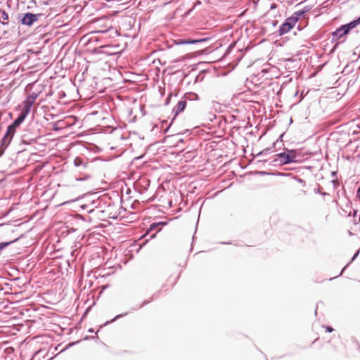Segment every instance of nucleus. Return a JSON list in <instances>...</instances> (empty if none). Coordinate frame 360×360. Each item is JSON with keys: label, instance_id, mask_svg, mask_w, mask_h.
Returning a JSON list of instances; mask_svg holds the SVG:
<instances>
[{"label": "nucleus", "instance_id": "f257e3e1", "mask_svg": "<svg viewBox=\"0 0 360 360\" xmlns=\"http://www.w3.org/2000/svg\"><path fill=\"white\" fill-rule=\"evenodd\" d=\"M302 160L300 150H291L284 148L283 151L274 155L273 162L274 165H288L290 163H298Z\"/></svg>", "mask_w": 360, "mask_h": 360}, {"label": "nucleus", "instance_id": "f03ea898", "mask_svg": "<svg viewBox=\"0 0 360 360\" xmlns=\"http://www.w3.org/2000/svg\"><path fill=\"white\" fill-rule=\"evenodd\" d=\"M356 26L351 21L349 23L341 25L337 28L334 32H332V42L338 41L343 39L342 42L345 41L346 36L350 32V31L354 29Z\"/></svg>", "mask_w": 360, "mask_h": 360}, {"label": "nucleus", "instance_id": "7ed1b4c3", "mask_svg": "<svg viewBox=\"0 0 360 360\" xmlns=\"http://www.w3.org/2000/svg\"><path fill=\"white\" fill-rule=\"evenodd\" d=\"M296 24V20L294 18H286L285 22L280 26L278 30V34L280 36L284 35L288 33Z\"/></svg>", "mask_w": 360, "mask_h": 360}, {"label": "nucleus", "instance_id": "20e7f679", "mask_svg": "<svg viewBox=\"0 0 360 360\" xmlns=\"http://www.w3.org/2000/svg\"><path fill=\"white\" fill-rule=\"evenodd\" d=\"M37 97L38 94L37 93L33 92L32 94H30L26 100L23 102L24 106L22 110L26 112L30 113L32 105H33Z\"/></svg>", "mask_w": 360, "mask_h": 360}, {"label": "nucleus", "instance_id": "39448f33", "mask_svg": "<svg viewBox=\"0 0 360 360\" xmlns=\"http://www.w3.org/2000/svg\"><path fill=\"white\" fill-rule=\"evenodd\" d=\"M39 15L33 14L31 13H27L21 20V22L23 25L31 26L34 22L37 21Z\"/></svg>", "mask_w": 360, "mask_h": 360}, {"label": "nucleus", "instance_id": "423d86ee", "mask_svg": "<svg viewBox=\"0 0 360 360\" xmlns=\"http://www.w3.org/2000/svg\"><path fill=\"white\" fill-rule=\"evenodd\" d=\"M12 139H13V136H11L10 134H8L6 132L4 137L1 140L0 157L4 154L5 150L8 146Z\"/></svg>", "mask_w": 360, "mask_h": 360}, {"label": "nucleus", "instance_id": "0eeeda50", "mask_svg": "<svg viewBox=\"0 0 360 360\" xmlns=\"http://www.w3.org/2000/svg\"><path fill=\"white\" fill-rule=\"evenodd\" d=\"M186 106V101L181 100L179 101L176 106L173 108L172 112L174 113V115L176 116L180 112H183Z\"/></svg>", "mask_w": 360, "mask_h": 360}, {"label": "nucleus", "instance_id": "6e6552de", "mask_svg": "<svg viewBox=\"0 0 360 360\" xmlns=\"http://www.w3.org/2000/svg\"><path fill=\"white\" fill-rule=\"evenodd\" d=\"M28 114L22 110L18 117L13 122V127H18L25 120Z\"/></svg>", "mask_w": 360, "mask_h": 360}, {"label": "nucleus", "instance_id": "1a4fd4ad", "mask_svg": "<svg viewBox=\"0 0 360 360\" xmlns=\"http://www.w3.org/2000/svg\"><path fill=\"white\" fill-rule=\"evenodd\" d=\"M205 40H206L205 39H195V40L179 39L177 44H193L205 41Z\"/></svg>", "mask_w": 360, "mask_h": 360}, {"label": "nucleus", "instance_id": "9d476101", "mask_svg": "<svg viewBox=\"0 0 360 360\" xmlns=\"http://www.w3.org/2000/svg\"><path fill=\"white\" fill-rule=\"evenodd\" d=\"M74 164L76 167H86L88 163L84 162L83 160L80 158H76L74 160Z\"/></svg>", "mask_w": 360, "mask_h": 360}, {"label": "nucleus", "instance_id": "9b49d317", "mask_svg": "<svg viewBox=\"0 0 360 360\" xmlns=\"http://www.w3.org/2000/svg\"><path fill=\"white\" fill-rule=\"evenodd\" d=\"M16 127H13V124H10L8 127V129H7V131H6V133L10 134L11 136L13 137L15 133V129H16Z\"/></svg>", "mask_w": 360, "mask_h": 360}, {"label": "nucleus", "instance_id": "f8f14e48", "mask_svg": "<svg viewBox=\"0 0 360 360\" xmlns=\"http://www.w3.org/2000/svg\"><path fill=\"white\" fill-rule=\"evenodd\" d=\"M17 240H18V238L15 239L14 240L10 241V242L1 243H0V251L2 249H4V248H6L7 246H8L10 244H11V243H14V242H15Z\"/></svg>", "mask_w": 360, "mask_h": 360}, {"label": "nucleus", "instance_id": "ddd939ff", "mask_svg": "<svg viewBox=\"0 0 360 360\" xmlns=\"http://www.w3.org/2000/svg\"><path fill=\"white\" fill-rule=\"evenodd\" d=\"M0 19L7 20L8 19V14L4 10H0Z\"/></svg>", "mask_w": 360, "mask_h": 360}, {"label": "nucleus", "instance_id": "4468645a", "mask_svg": "<svg viewBox=\"0 0 360 360\" xmlns=\"http://www.w3.org/2000/svg\"><path fill=\"white\" fill-rule=\"evenodd\" d=\"M161 224H162V223H153L152 224H150L148 231L146 232V233L145 234L144 236H146L148 233L149 231L155 230L158 226H159Z\"/></svg>", "mask_w": 360, "mask_h": 360}, {"label": "nucleus", "instance_id": "2eb2a0df", "mask_svg": "<svg viewBox=\"0 0 360 360\" xmlns=\"http://www.w3.org/2000/svg\"><path fill=\"white\" fill-rule=\"evenodd\" d=\"M127 312H125V313H123V314H119L117 316H116L112 320H111L110 321H108L106 322V323H112L114 321H115L116 319H119V318H121V317H123L126 315H127Z\"/></svg>", "mask_w": 360, "mask_h": 360}, {"label": "nucleus", "instance_id": "dca6fc26", "mask_svg": "<svg viewBox=\"0 0 360 360\" xmlns=\"http://www.w3.org/2000/svg\"><path fill=\"white\" fill-rule=\"evenodd\" d=\"M269 150H270V148H265L263 150H262L261 152H259V153H257V156H261V155H266V154H268Z\"/></svg>", "mask_w": 360, "mask_h": 360}, {"label": "nucleus", "instance_id": "f3484780", "mask_svg": "<svg viewBox=\"0 0 360 360\" xmlns=\"http://www.w3.org/2000/svg\"><path fill=\"white\" fill-rule=\"evenodd\" d=\"M300 15L297 13V12H295L293 13V15L290 17H289L288 18H294V20H296V22H297V20H299L300 18Z\"/></svg>", "mask_w": 360, "mask_h": 360}, {"label": "nucleus", "instance_id": "a211bd4d", "mask_svg": "<svg viewBox=\"0 0 360 360\" xmlns=\"http://www.w3.org/2000/svg\"><path fill=\"white\" fill-rule=\"evenodd\" d=\"M352 22L356 27L360 25V16L357 19L352 20Z\"/></svg>", "mask_w": 360, "mask_h": 360}, {"label": "nucleus", "instance_id": "6ab92c4d", "mask_svg": "<svg viewBox=\"0 0 360 360\" xmlns=\"http://www.w3.org/2000/svg\"><path fill=\"white\" fill-rule=\"evenodd\" d=\"M296 12L300 15V17H301L302 15H303L306 13V11H303V10H300V11H296Z\"/></svg>", "mask_w": 360, "mask_h": 360}, {"label": "nucleus", "instance_id": "aec40b11", "mask_svg": "<svg viewBox=\"0 0 360 360\" xmlns=\"http://www.w3.org/2000/svg\"><path fill=\"white\" fill-rule=\"evenodd\" d=\"M150 301H148V300H145L144 302H143V303L139 306V308H141L145 305H146L147 304H148Z\"/></svg>", "mask_w": 360, "mask_h": 360}, {"label": "nucleus", "instance_id": "412c9836", "mask_svg": "<svg viewBox=\"0 0 360 360\" xmlns=\"http://www.w3.org/2000/svg\"><path fill=\"white\" fill-rule=\"evenodd\" d=\"M359 252V251H357V252H356V254H355V255L353 256V257L352 258V259H351V262H353V261L356 259V257H357V255H358Z\"/></svg>", "mask_w": 360, "mask_h": 360}, {"label": "nucleus", "instance_id": "4be33fe9", "mask_svg": "<svg viewBox=\"0 0 360 360\" xmlns=\"http://www.w3.org/2000/svg\"><path fill=\"white\" fill-rule=\"evenodd\" d=\"M326 330L329 333L333 331V328H331L330 326H326Z\"/></svg>", "mask_w": 360, "mask_h": 360}, {"label": "nucleus", "instance_id": "5701e85b", "mask_svg": "<svg viewBox=\"0 0 360 360\" xmlns=\"http://www.w3.org/2000/svg\"><path fill=\"white\" fill-rule=\"evenodd\" d=\"M297 181H298L300 183H302V184H305V181H304V180H302V179L298 178V179H297Z\"/></svg>", "mask_w": 360, "mask_h": 360}, {"label": "nucleus", "instance_id": "b1692460", "mask_svg": "<svg viewBox=\"0 0 360 360\" xmlns=\"http://www.w3.org/2000/svg\"><path fill=\"white\" fill-rule=\"evenodd\" d=\"M190 96L198 98V96H197V94H189V97H190Z\"/></svg>", "mask_w": 360, "mask_h": 360}, {"label": "nucleus", "instance_id": "393cba45", "mask_svg": "<svg viewBox=\"0 0 360 360\" xmlns=\"http://www.w3.org/2000/svg\"><path fill=\"white\" fill-rule=\"evenodd\" d=\"M357 195L360 198V186L359 187V188L357 190Z\"/></svg>", "mask_w": 360, "mask_h": 360}, {"label": "nucleus", "instance_id": "a878e982", "mask_svg": "<svg viewBox=\"0 0 360 360\" xmlns=\"http://www.w3.org/2000/svg\"><path fill=\"white\" fill-rule=\"evenodd\" d=\"M276 7V4H271V9H274V8H275Z\"/></svg>", "mask_w": 360, "mask_h": 360}, {"label": "nucleus", "instance_id": "bb28decb", "mask_svg": "<svg viewBox=\"0 0 360 360\" xmlns=\"http://www.w3.org/2000/svg\"><path fill=\"white\" fill-rule=\"evenodd\" d=\"M155 235H156L155 233V234L151 235L150 238H154L155 237Z\"/></svg>", "mask_w": 360, "mask_h": 360}, {"label": "nucleus", "instance_id": "cd10ccee", "mask_svg": "<svg viewBox=\"0 0 360 360\" xmlns=\"http://www.w3.org/2000/svg\"><path fill=\"white\" fill-rule=\"evenodd\" d=\"M347 266H347H345L344 267V269L341 271L340 275L343 273V271L345 269V268H346Z\"/></svg>", "mask_w": 360, "mask_h": 360}, {"label": "nucleus", "instance_id": "c85d7f7f", "mask_svg": "<svg viewBox=\"0 0 360 360\" xmlns=\"http://www.w3.org/2000/svg\"><path fill=\"white\" fill-rule=\"evenodd\" d=\"M89 332H90V333H93V332H94V329H92V328H91V329H89Z\"/></svg>", "mask_w": 360, "mask_h": 360}, {"label": "nucleus", "instance_id": "c756f323", "mask_svg": "<svg viewBox=\"0 0 360 360\" xmlns=\"http://www.w3.org/2000/svg\"><path fill=\"white\" fill-rule=\"evenodd\" d=\"M1 22L3 25H6V24H7L6 22H4V21H1Z\"/></svg>", "mask_w": 360, "mask_h": 360}, {"label": "nucleus", "instance_id": "7c9ffc66", "mask_svg": "<svg viewBox=\"0 0 360 360\" xmlns=\"http://www.w3.org/2000/svg\"><path fill=\"white\" fill-rule=\"evenodd\" d=\"M336 182H337V181H335V180H333V183L334 184H336Z\"/></svg>", "mask_w": 360, "mask_h": 360}]
</instances>
